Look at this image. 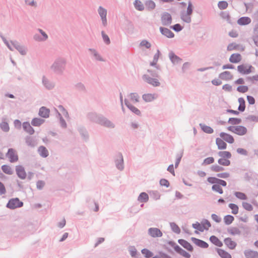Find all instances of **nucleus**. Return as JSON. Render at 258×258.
I'll return each instance as SVG.
<instances>
[{"label": "nucleus", "instance_id": "obj_1", "mask_svg": "<svg viewBox=\"0 0 258 258\" xmlns=\"http://www.w3.org/2000/svg\"><path fill=\"white\" fill-rule=\"evenodd\" d=\"M211 226V223L207 220H203L201 223L196 222L192 224L194 228L201 232L204 231L205 230H208Z\"/></svg>", "mask_w": 258, "mask_h": 258}, {"label": "nucleus", "instance_id": "obj_2", "mask_svg": "<svg viewBox=\"0 0 258 258\" xmlns=\"http://www.w3.org/2000/svg\"><path fill=\"white\" fill-rule=\"evenodd\" d=\"M23 206V203L19 198H12L10 199L7 204V207L10 209H15L21 208Z\"/></svg>", "mask_w": 258, "mask_h": 258}, {"label": "nucleus", "instance_id": "obj_3", "mask_svg": "<svg viewBox=\"0 0 258 258\" xmlns=\"http://www.w3.org/2000/svg\"><path fill=\"white\" fill-rule=\"evenodd\" d=\"M227 130L234 134H237L239 136H243L247 132L246 127L238 125V126H230L227 127Z\"/></svg>", "mask_w": 258, "mask_h": 258}, {"label": "nucleus", "instance_id": "obj_4", "mask_svg": "<svg viewBox=\"0 0 258 258\" xmlns=\"http://www.w3.org/2000/svg\"><path fill=\"white\" fill-rule=\"evenodd\" d=\"M192 12V5L191 3L189 2L186 12L183 13L181 15L182 20L186 23H189L191 21L190 15H191Z\"/></svg>", "mask_w": 258, "mask_h": 258}, {"label": "nucleus", "instance_id": "obj_5", "mask_svg": "<svg viewBox=\"0 0 258 258\" xmlns=\"http://www.w3.org/2000/svg\"><path fill=\"white\" fill-rule=\"evenodd\" d=\"M252 67L249 64H243L237 67L238 71L241 74L246 75L250 74L252 71Z\"/></svg>", "mask_w": 258, "mask_h": 258}, {"label": "nucleus", "instance_id": "obj_6", "mask_svg": "<svg viewBox=\"0 0 258 258\" xmlns=\"http://www.w3.org/2000/svg\"><path fill=\"white\" fill-rule=\"evenodd\" d=\"M7 156L9 159V161L11 163L16 162L18 160V156L16 151L13 149H9Z\"/></svg>", "mask_w": 258, "mask_h": 258}, {"label": "nucleus", "instance_id": "obj_7", "mask_svg": "<svg viewBox=\"0 0 258 258\" xmlns=\"http://www.w3.org/2000/svg\"><path fill=\"white\" fill-rule=\"evenodd\" d=\"M6 43L8 47L12 50L14 49V48H16L21 52V54H24L26 53V51L25 49L21 47L19 45L18 43L17 42H10V43L8 42H6Z\"/></svg>", "mask_w": 258, "mask_h": 258}, {"label": "nucleus", "instance_id": "obj_8", "mask_svg": "<svg viewBox=\"0 0 258 258\" xmlns=\"http://www.w3.org/2000/svg\"><path fill=\"white\" fill-rule=\"evenodd\" d=\"M144 79L148 83L154 87L159 86L160 84V83L157 78H152L148 75H145L144 76Z\"/></svg>", "mask_w": 258, "mask_h": 258}, {"label": "nucleus", "instance_id": "obj_9", "mask_svg": "<svg viewBox=\"0 0 258 258\" xmlns=\"http://www.w3.org/2000/svg\"><path fill=\"white\" fill-rule=\"evenodd\" d=\"M149 234L153 237H161L162 232L157 228H150L148 230Z\"/></svg>", "mask_w": 258, "mask_h": 258}, {"label": "nucleus", "instance_id": "obj_10", "mask_svg": "<svg viewBox=\"0 0 258 258\" xmlns=\"http://www.w3.org/2000/svg\"><path fill=\"white\" fill-rule=\"evenodd\" d=\"M16 171L19 177L22 179H24L26 178V173L23 166L21 165L17 166L16 167Z\"/></svg>", "mask_w": 258, "mask_h": 258}, {"label": "nucleus", "instance_id": "obj_11", "mask_svg": "<svg viewBox=\"0 0 258 258\" xmlns=\"http://www.w3.org/2000/svg\"><path fill=\"white\" fill-rule=\"evenodd\" d=\"M220 136L223 140L229 144H232L234 142L233 137L227 133L222 132L220 134Z\"/></svg>", "mask_w": 258, "mask_h": 258}, {"label": "nucleus", "instance_id": "obj_12", "mask_svg": "<svg viewBox=\"0 0 258 258\" xmlns=\"http://www.w3.org/2000/svg\"><path fill=\"white\" fill-rule=\"evenodd\" d=\"M99 14L101 18L103 24L106 26L107 24L106 15L107 11L105 9H103L101 7L99 8L98 10Z\"/></svg>", "mask_w": 258, "mask_h": 258}, {"label": "nucleus", "instance_id": "obj_13", "mask_svg": "<svg viewBox=\"0 0 258 258\" xmlns=\"http://www.w3.org/2000/svg\"><path fill=\"white\" fill-rule=\"evenodd\" d=\"M246 258H258V252L255 250L247 249L244 252Z\"/></svg>", "mask_w": 258, "mask_h": 258}, {"label": "nucleus", "instance_id": "obj_14", "mask_svg": "<svg viewBox=\"0 0 258 258\" xmlns=\"http://www.w3.org/2000/svg\"><path fill=\"white\" fill-rule=\"evenodd\" d=\"M162 24L164 25H168L171 24L172 18L171 15L168 13L164 14L161 18Z\"/></svg>", "mask_w": 258, "mask_h": 258}, {"label": "nucleus", "instance_id": "obj_15", "mask_svg": "<svg viewBox=\"0 0 258 258\" xmlns=\"http://www.w3.org/2000/svg\"><path fill=\"white\" fill-rule=\"evenodd\" d=\"M178 243L182 245L184 248L186 249L189 251H193V247L190 243L184 239H179L178 240Z\"/></svg>", "mask_w": 258, "mask_h": 258}, {"label": "nucleus", "instance_id": "obj_16", "mask_svg": "<svg viewBox=\"0 0 258 258\" xmlns=\"http://www.w3.org/2000/svg\"><path fill=\"white\" fill-rule=\"evenodd\" d=\"M24 130L30 135H33L34 133V130L31 126L29 122H24L23 124Z\"/></svg>", "mask_w": 258, "mask_h": 258}, {"label": "nucleus", "instance_id": "obj_17", "mask_svg": "<svg viewBox=\"0 0 258 258\" xmlns=\"http://www.w3.org/2000/svg\"><path fill=\"white\" fill-rule=\"evenodd\" d=\"M225 245L230 249H234L236 245V243L230 238H226L224 239Z\"/></svg>", "mask_w": 258, "mask_h": 258}, {"label": "nucleus", "instance_id": "obj_18", "mask_svg": "<svg viewBox=\"0 0 258 258\" xmlns=\"http://www.w3.org/2000/svg\"><path fill=\"white\" fill-rule=\"evenodd\" d=\"M216 251L221 258H232L231 255L223 249L217 248Z\"/></svg>", "mask_w": 258, "mask_h": 258}, {"label": "nucleus", "instance_id": "obj_19", "mask_svg": "<svg viewBox=\"0 0 258 258\" xmlns=\"http://www.w3.org/2000/svg\"><path fill=\"white\" fill-rule=\"evenodd\" d=\"M191 239L195 244L201 247L207 248L209 246L207 243L202 240L196 238H192Z\"/></svg>", "mask_w": 258, "mask_h": 258}, {"label": "nucleus", "instance_id": "obj_20", "mask_svg": "<svg viewBox=\"0 0 258 258\" xmlns=\"http://www.w3.org/2000/svg\"><path fill=\"white\" fill-rule=\"evenodd\" d=\"M219 78L223 80H230L233 78V76L229 71H225L219 75Z\"/></svg>", "mask_w": 258, "mask_h": 258}, {"label": "nucleus", "instance_id": "obj_21", "mask_svg": "<svg viewBox=\"0 0 258 258\" xmlns=\"http://www.w3.org/2000/svg\"><path fill=\"white\" fill-rule=\"evenodd\" d=\"M174 250L185 258H189L190 257V254L189 253L187 252L186 251L182 249L178 245H176L174 247Z\"/></svg>", "mask_w": 258, "mask_h": 258}, {"label": "nucleus", "instance_id": "obj_22", "mask_svg": "<svg viewBox=\"0 0 258 258\" xmlns=\"http://www.w3.org/2000/svg\"><path fill=\"white\" fill-rule=\"evenodd\" d=\"M216 143L219 150H224L227 148L226 143L221 138H217Z\"/></svg>", "mask_w": 258, "mask_h": 258}, {"label": "nucleus", "instance_id": "obj_23", "mask_svg": "<svg viewBox=\"0 0 258 258\" xmlns=\"http://www.w3.org/2000/svg\"><path fill=\"white\" fill-rule=\"evenodd\" d=\"M49 110L45 107L40 108L39 111V115L44 118H47L49 115Z\"/></svg>", "mask_w": 258, "mask_h": 258}, {"label": "nucleus", "instance_id": "obj_24", "mask_svg": "<svg viewBox=\"0 0 258 258\" xmlns=\"http://www.w3.org/2000/svg\"><path fill=\"white\" fill-rule=\"evenodd\" d=\"M241 59V56L240 54L238 53H234L232 54L229 58V61L232 63L239 62Z\"/></svg>", "mask_w": 258, "mask_h": 258}, {"label": "nucleus", "instance_id": "obj_25", "mask_svg": "<svg viewBox=\"0 0 258 258\" xmlns=\"http://www.w3.org/2000/svg\"><path fill=\"white\" fill-rule=\"evenodd\" d=\"M125 104L127 106V107L136 114L140 115L141 114L140 111L138 108L131 105L128 102V100H125Z\"/></svg>", "mask_w": 258, "mask_h": 258}, {"label": "nucleus", "instance_id": "obj_26", "mask_svg": "<svg viewBox=\"0 0 258 258\" xmlns=\"http://www.w3.org/2000/svg\"><path fill=\"white\" fill-rule=\"evenodd\" d=\"M38 151L40 155L43 158L47 157L48 156V151L44 146L39 147Z\"/></svg>", "mask_w": 258, "mask_h": 258}, {"label": "nucleus", "instance_id": "obj_27", "mask_svg": "<svg viewBox=\"0 0 258 258\" xmlns=\"http://www.w3.org/2000/svg\"><path fill=\"white\" fill-rule=\"evenodd\" d=\"M157 96L154 94H145L143 95V99L146 101V102H151L154 100Z\"/></svg>", "mask_w": 258, "mask_h": 258}, {"label": "nucleus", "instance_id": "obj_28", "mask_svg": "<svg viewBox=\"0 0 258 258\" xmlns=\"http://www.w3.org/2000/svg\"><path fill=\"white\" fill-rule=\"evenodd\" d=\"M44 122V120L39 118H34L31 121V124L34 126H39Z\"/></svg>", "mask_w": 258, "mask_h": 258}, {"label": "nucleus", "instance_id": "obj_29", "mask_svg": "<svg viewBox=\"0 0 258 258\" xmlns=\"http://www.w3.org/2000/svg\"><path fill=\"white\" fill-rule=\"evenodd\" d=\"M160 31L162 34L168 38H172L174 36V34L167 28H160Z\"/></svg>", "mask_w": 258, "mask_h": 258}, {"label": "nucleus", "instance_id": "obj_30", "mask_svg": "<svg viewBox=\"0 0 258 258\" xmlns=\"http://www.w3.org/2000/svg\"><path fill=\"white\" fill-rule=\"evenodd\" d=\"M210 241L215 245L221 247L223 245L222 242L215 236H212L210 238Z\"/></svg>", "mask_w": 258, "mask_h": 258}, {"label": "nucleus", "instance_id": "obj_31", "mask_svg": "<svg viewBox=\"0 0 258 258\" xmlns=\"http://www.w3.org/2000/svg\"><path fill=\"white\" fill-rule=\"evenodd\" d=\"M237 22L240 25H247L251 22V20L249 17H241L238 20Z\"/></svg>", "mask_w": 258, "mask_h": 258}, {"label": "nucleus", "instance_id": "obj_32", "mask_svg": "<svg viewBox=\"0 0 258 258\" xmlns=\"http://www.w3.org/2000/svg\"><path fill=\"white\" fill-rule=\"evenodd\" d=\"M2 169L7 174L12 175L13 174V170L10 165H4L2 166Z\"/></svg>", "mask_w": 258, "mask_h": 258}, {"label": "nucleus", "instance_id": "obj_33", "mask_svg": "<svg viewBox=\"0 0 258 258\" xmlns=\"http://www.w3.org/2000/svg\"><path fill=\"white\" fill-rule=\"evenodd\" d=\"M148 200L149 196L148 194L144 192H142L138 197V200L142 203L147 202Z\"/></svg>", "mask_w": 258, "mask_h": 258}, {"label": "nucleus", "instance_id": "obj_34", "mask_svg": "<svg viewBox=\"0 0 258 258\" xmlns=\"http://www.w3.org/2000/svg\"><path fill=\"white\" fill-rule=\"evenodd\" d=\"M218 154L221 158L229 159L231 157V154L228 151H220Z\"/></svg>", "mask_w": 258, "mask_h": 258}, {"label": "nucleus", "instance_id": "obj_35", "mask_svg": "<svg viewBox=\"0 0 258 258\" xmlns=\"http://www.w3.org/2000/svg\"><path fill=\"white\" fill-rule=\"evenodd\" d=\"M218 163L223 166H228L230 164V161L228 159L220 158L218 161Z\"/></svg>", "mask_w": 258, "mask_h": 258}, {"label": "nucleus", "instance_id": "obj_36", "mask_svg": "<svg viewBox=\"0 0 258 258\" xmlns=\"http://www.w3.org/2000/svg\"><path fill=\"white\" fill-rule=\"evenodd\" d=\"M234 220V217L231 215H228L224 217V221L226 225H230L233 222Z\"/></svg>", "mask_w": 258, "mask_h": 258}, {"label": "nucleus", "instance_id": "obj_37", "mask_svg": "<svg viewBox=\"0 0 258 258\" xmlns=\"http://www.w3.org/2000/svg\"><path fill=\"white\" fill-rule=\"evenodd\" d=\"M238 102L239 103L238 110L240 111H243L245 108L244 99L243 98H239L238 99Z\"/></svg>", "mask_w": 258, "mask_h": 258}, {"label": "nucleus", "instance_id": "obj_38", "mask_svg": "<svg viewBox=\"0 0 258 258\" xmlns=\"http://www.w3.org/2000/svg\"><path fill=\"white\" fill-rule=\"evenodd\" d=\"M200 126L202 130L205 133L211 134L213 132V130L210 126L204 124H200Z\"/></svg>", "mask_w": 258, "mask_h": 258}, {"label": "nucleus", "instance_id": "obj_39", "mask_svg": "<svg viewBox=\"0 0 258 258\" xmlns=\"http://www.w3.org/2000/svg\"><path fill=\"white\" fill-rule=\"evenodd\" d=\"M241 122V119L240 118H230L228 120V122L229 124H232V125H236L240 123Z\"/></svg>", "mask_w": 258, "mask_h": 258}, {"label": "nucleus", "instance_id": "obj_40", "mask_svg": "<svg viewBox=\"0 0 258 258\" xmlns=\"http://www.w3.org/2000/svg\"><path fill=\"white\" fill-rule=\"evenodd\" d=\"M212 171L214 172H219L224 170V168L218 165H214L210 167Z\"/></svg>", "mask_w": 258, "mask_h": 258}, {"label": "nucleus", "instance_id": "obj_41", "mask_svg": "<svg viewBox=\"0 0 258 258\" xmlns=\"http://www.w3.org/2000/svg\"><path fill=\"white\" fill-rule=\"evenodd\" d=\"M229 234L234 235H239L240 234V230L236 227H231L228 230Z\"/></svg>", "mask_w": 258, "mask_h": 258}, {"label": "nucleus", "instance_id": "obj_42", "mask_svg": "<svg viewBox=\"0 0 258 258\" xmlns=\"http://www.w3.org/2000/svg\"><path fill=\"white\" fill-rule=\"evenodd\" d=\"M134 5L136 9L139 11H142L144 9V7L142 3L138 0L135 1L134 3Z\"/></svg>", "mask_w": 258, "mask_h": 258}, {"label": "nucleus", "instance_id": "obj_43", "mask_svg": "<svg viewBox=\"0 0 258 258\" xmlns=\"http://www.w3.org/2000/svg\"><path fill=\"white\" fill-rule=\"evenodd\" d=\"M146 7L148 10H153L155 7V3L152 1H148L145 3Z\"/></svg>", "mask_w": 258, "mask_h": 258}, {"label": "nucleus", "instance_id": "obj_44", "mask_svg": "<svg viewBox=\"0 0 258 258\" xmlns=\"http://www.w3.org/2000/svg\"><path fill=\"white\" fill-rule=\"evenodd\" d=\"M169 57L173 63H178L181 61V59L173 53H170Z\"/></svg>", "mask_w": 258, "mask_h": 258}, {"label": "nucleus", "instance_id": "obj_45", "mask_svg": "<svg viewBox=\"0 0 258 258\" xmlns=\"http://www.w3.org/2000/svg\"><path fill=\"white\" fill-rule=\"evenodd\" d=\"M229 207L232 210V213L233 214H237L238 213V207L234 204H230L229 205Z\"/></svg>", "mask_w": 258, "mask_h": 258}, {"label": "nucleus", "instance_id": "obj_46", "mask_svg": "<svg viewBox=\"0 0 258 258\" xmlns=\"http://www.w3.org/2000/svg\"><path fill=\"white\" fill-rule=\"evenodd\" d=\"M139 97L137 93H131L129 96V99L133 102L139 101Z\"/></svg>", "mask_w": 258, "mask_h": 258}, {"label": "nucleus", "instance_id": "obj_47", "mask_svg": "<svg viewBox=\"0 0 258 258\" xmlns=\"http://www.w3.org/2000/svg\"><path fill=\"white\" fill-rule=\"evenodd\" d=\"M160 54L159 51L157 50V52L156 53V54H155V55L154 56V59H153V61L150 63L151 66H154L156 65L157 62L159 58Z\"/></svg>", "mask_w": 258, "mask_h": 258}, {"label": "nucleus", "instance_id": "obj_48", "mask_svg": "<svg viewBox=\"0 0 258 258\" xmlns=\"http://www.w3.org/2000/svg\"><path fill=\"white\" fill-rule=\"evenodd\" d=\"M142 253L147 258H151L153 255L151 251L145 248L142 250Z\"/></svg>", "mask_w": 258, "mask_h": 258}, {"label": "nucleus", "instance_id": "obj_49", "mask_svg": "<svg viewBox=\"0 0 258 258\" xmlns=\"http://www.w3.org/2000/svg\"><path fill=\"white\" fill-rule=\"evenodd\" d=\"M242 207L245 210L248 211H251L253 210L252 206L250 203L247 202H243Z\"/></svg>", "mask_w": 258, "mask_h": 258}, {"label": "nucleus", "instance_id": "obj_50", "mask_svg": "<svg viewBox=\"0 0 258 258\" xmlns=\"http://www.w3.org/2000/svg\"><path fill=\"white\" fill-rule=\"evenodd\" d=\"M235 196L239 199L245 200L247 199V196L246 195L241 192H236Z\"/></svg>", "mask_w": 258, "mask_h": 258}, {"label": "nucleus", "instance_id": "obj_51", "mask_svg": "<svg viewBox=\"0 0 258 258\" xmlns=\"http://www.w3.org/2000/svg\"><path fill=\"white\" fill-rule=\"evenodd\" d=\"M212 188L213 190H215L220 194H222L223 193V189L220 186V185H219L218 184H214L212 186Z\"/></svg>", "mask_w": 258, "mask_h": 258}, {"label": "nucleus", "instance_id": "obj_52", "mask_svg": "<svg viewBox=\"0 0 258 258\" xmlns=\"http://www.w3.org/2000/svg\"><path fill=\"white\" fill-rule=\"evenodd\" d=\"M214 158L212 157H208L207 158H206L204 160V162L203 163V165H209V164H212L214 162Z\"/></svg>", "mask_w": 258, "mask_h": 258}, {"label": "nucleus", "instance_id": "obj_53", "mask_svg": "<svg viewBox=\"0 0 258 258\" xmlns=\"http://www.w3.org/2000/svg\"><path fill=\"white\" fill-rule=\"evenodd\" d=\"M218 6L221 10L225 9L228 7V3L225 1H220L218 3Z\"/></svg>", "mask_w": 258, "mask_h": 258}, {"label": "nucleus", "instance_id": "obj_54", "mask_svg": "<svg viewBox=\"0 0 258 258\" xmlns=\"http://www.w3.org/2000/svg\"><path fill=\"white\" fill-rule=\"evenodd\" d=\"M170 226L172 229V230L176 233H179L180 232V229L179 227L175 223H172L170 224Z\"/></svg>", "mask_w": 258, "mask_h": 258}, {"label": "nucleus", "instance_id": "obj_55", "mask_svg": "<svg viewBox=\"0 0 258 258\" xmlns=\"http://www.w3.org/2000/svg\"><path fill=\"white\" fill-rule=\"evenodd\" d=\"M219 179L215 177H209L207 178V181L211 184H218Z\"/></svg>", "mask_w": 258, "mask_h": 258}, {"label": "nucleus", "instance_id": "obj_56", "mask_svg": "<svg viewBox=\"0 0 258 258\" xmlns=\"http://www.w3.org/2000/svg\"><path fill=\"white\" fill-rule=\"evenodd\" d=\"M248 90V88L246 86H240L237 88V91L242 93L246 92Z\"/></svg>", "mask_w": 258, "mask_h": 258}, {"label": "nucleus", "instance_id": "obj_57", "mask_svg": "<svg viewBox=\"0 0 258 258\" xmlns=\"http://www.w3.org/2000/svg\"><path fill=\"white\" fill-rule=\"evenodd\" d=\"M0 126L1 128L5 132H8L9 130V126L7 122H3L1 123Z\"/></svg>", "mask_w": 258, "mask_h": 258}, {"label": "nucleus", "instance_id": "obj_58", "mask_svg": "<svg viewBox=\"0 0 258 258\" xmlns=\"http://www.w3.org/2000/svg\"><path fill=\"white\" fill-rule=\"evenodd\" d=\"M238 45L236 43H232L228 45L227 46V50L231 51L237 49Z\"/></svg>", "mask_w": 258, "mask_h": 258}, {"label": "nucleus", "instance_id": "obj_59", "mask_svg": "<svg viewBox=\"0 0 258 258\" xmlns=\"http://www.w3.org/2000/svg\"><path fill=\"white\" fill-rule=\"evenodd\" d=\"M212 219L217 223H219L221 221V218L218 215L213 214L211 216Z\"/></svg>", "mask_w": 258, "mask_h": 258}, {"label": "nucleus", "instance_id": "obj_60", "mask_svg": "<svg viewBox=\"0 0 258 258\" xmlns=\"http://www.w3.org/2000/svg\"><path fill=\"white\" fill-rule=\"evenodd\" d=\"M102 37H103V39L104 41L107 44H109L110 43L109 38L108 37V36L106 34H105V33L103 31L102 32Z\"/></svg>", "mask_w": 258, "mask_h": 258}, {"label": "nucleus", "instance_id": "obj_61", "mask_svg": "<svg viewBox=\"0 0 258 258\" xmlns=\"http://www.w3.org/2000/svg\"><path fill=\"white\" fill-rule=\"evenodd\" d=\"M6 192V189L4 184L0 181V195H4Z\"/></svg>", "mask_w": 258, "mask_h": 258}, {"label": "nucleus", "instance_id": "obj_62", "mask_svg": "<svg viewBox=\"0 0 258 258\" xmlns=\"http://www.w3.org/2000/svg\"><path fill=\"white\" fill-rule=\"evenodd\" d=\"M172 28L175 31H180L182 30V27L179 24H176L172 27Z\"/></svg>", "mask_w": 258, "mask_h": 258}, {"label": "nucleus", "instance_id": "obj_63", "mask_svg": "<svg viewBox=\"0 0 258 258\" xmlns=\"http://www.w3.org/2000/svg\"><path fill=\"white\" fill-rule=\"evenodd\" d=\"M140 44H141V45L142 46H145L147 48H150L151 47L150 43L149 42H148L147 41H146V40H143L141 42Z\"/></svg>", "mask_w": 258, "mask_h": 258}, {"label": "nucleus", "instance_id": "obj_64", "mask_svg": "<svg viewBox=\"0 0 258 258\" xmlns=\"http://www.w3.org/2000/svg\"><path fill=\"white\" fill-rule=\"evenodd\" d=\"M160 184L162 186H165L166 187H168L169 185V182L168 181L165 179H162L160 181Z\"/></svg>", "mask_w": 258, "mask_h": 258}]
</instances>
